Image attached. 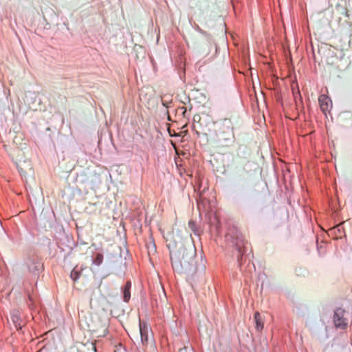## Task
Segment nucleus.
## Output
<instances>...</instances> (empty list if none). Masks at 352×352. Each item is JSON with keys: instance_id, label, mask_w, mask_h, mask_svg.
Wrapping results in <instances>:
<instances>
[{"instance_id": "1", "label": "nucleus", "mask_w": 352, "mask_h": 352, "mask_svg": "<svg viewBox=\"0 0 352 352\" xmlns=\"http://www.w3.org/2000/svg\"><path fill=\"white\" fill-rule=\"evenodd\" d=\"M196 250L192 245L179 244L176 250L170 252L172 266L178 273H193L195 270Z\"/></svg>"}, {"instance_id": "2", "label": "nucleus", "mask_w": 352, "mask_h": 352, "mask_svg": "<svg viewBox=\"0 0 352 352\" xmlns=\"http://www.w3.org/2000/svg\"><path fill=\"white\" fill-rule=\"evenodd\" d=\"M228 244L236 251V257L240 270L243 271L242 257L248 251V243L239 229L234 226L230 227L226 234Z\"/></svg>"}, {"instance_id": "3", "label": "nucleus", "mask_w": 352, "mask_h": 352, "mask_svg": "<svg viewBox=\"0 0 352 352\" xmlns=\"http://www.w3.org/2000/svg\"><path fill=\"white\" fill-rule=\"evenodd\" d=\"M24 266L28 276L34 280H37L44 270L43 263L37 255L28 256L24 261Z\"/></svg>"}, {"instance_id": "4", "label": "nucleus", "mask_w": 352, "mask_h": 352, "mask_svg": "<svg viewBox=\"0 0 352 352\" xmlns=\"http://www.w3.org/2000/svg\"><path fill=\"white\" fill-rule=\"evenodd\" d=\"M219 135L226 142L234 140V126L230 119L225 118L219 123Z\"/></svg>"}, {"instance_id": "5", "label": "nucleus", "mask_w": 352, "mask_h": 352, "mask_svg": "<svg viewBox=\"0 0 352 352\" xmlns=\"http://www.w3.org/2000/svg\"><path fill=\"white\" fill-rule=\"evenodd\" d=\"M139 329L141 343L143 346H147L149 343V339H152V336L149 335L151 329L146 322L140 320L139 322Z\"/></svg>"}, {"instance_id": "6", "label": "nucleus", "mask_w": 352, "mask_h": 352, "mask_svg": "<svg viewBox=\"0 0 352 352\" xmlns=\"http://www.w3.org/2000/svg\"><path fill=\"white\" fill-rule=\"evenodd\" d=\"M344 310L338 308L334 312L333 321L335 326L338 328L345 329L348 325L347 320L344 317Z\"/></svg>"}, {"instance_id": "7", "label": "nucleus", "mask_w": 352, "mask_h": 352, "mask_svg": "<svg viewBox=\"0 0 352 352\" xmlns=\"http://www.w3.org/2000/svg\"><path fill=\"white\" fill-rule=\"evenodd\" d=\"M10 318L16 330L21 331L25 322L21 318L20 311L16 309L12 310L10 313Z\"/></svg>"}, {"instance_id": "8", "label": "nucleus", "mask_w": 352, "mask_h": 352, "mask_svg": "<svg viewBox=\"0 0 352 352\" xmlns=\"http://www.w3.org/2000/svg\"><path fill=\"white\" fill-rule=\"evenodd\" d=\"M318 102L321 110L326 113L332 108V102L331 98L326 94H321L318 98Z\"/></svg>"}, {"instance_id": "9", "label": "nucleus", "mask_w": 352, "mask_h": 352, "mask_svg": "<svg viewBox=\"0 0 352 352\" xmlns=\"http://www.w3.org/2000/svg\"><path fill=\"white\" fill-rule=\"evenodd\" d=\"M131 283L130 280H128L123 289V300L124 302H127L130 300L131 298Z\"/></svg>"}, {"instance_id": "10", "label": "nucleus", "mask_w": 352, "mask_h": 352, "mask_svg": "<svg viewBox=\"0 0 352 352\" xmlns=\"http://www.w3.org/2000/svg\"><path fill=\"white\" fill-rule=\"evenodd\" d=\"M254 320L256 329L258 331H261L263 329V322L258 312H256L254 314Z\"/></svg>"}, {"instance_id": "11", "label": "nucleus", "mask_w": 352, "mask_h": 352, "mask_svg": "<svg viewBox=\"0 0 352 352\" xmlns=\"http://www.w3.org/2000/svg\"><path fill=\"white\" fill-rule=\"evenodd\" d=\"M103 254L102 253H96L95 258L93 259V264L96 265H100L103 261Z\"/></svg>"}, {"instance_id": "12", "label": "nucleus", "mask_w": 352, "mask_h": 352, "mask_svg": "<svg viewBox=\"0 0 352 352\" xmlns=\"http://www.w3.org/2000/svg\"><path fill=\"white\" fill-rule=\"evenodd\" d=\"M80 274V272L77 270L76 267H74L71 272L70 277L73 280L76 281L79 278Z\"/></svg>"}, {"instance_id": "13", "label": "nucleus", "mask_w": 352, "mask_h": 352, "mask_svg": "<svg viewBox=\"0 0 352 352\" xmlns=\"http://www.w3.org/2000/svg\"><path fill=\"white\" fill-rule=\"evenodd\" d=\"M188 227L189 228L195 233L196 235H199V231L197 229L196 223L193 221H190L188 222Z\"/></svg>"}, {"instance_id": "14", "label": "nucleus", "mask_w": 352, "mask_h": 352, "mask_svg": "<svg viewBox=\"0 0 352 352\" xmlns=\"http://www.w3.org/2000/svg\"><path fill=\"white\" fill-rule=\"evenodd\" d=\"M171 102H172L171 100H168L165 98H162V104L163 106H164L166 108L169 107V104L171 103Z\"/></svg>"}, {"instance_id": "15", "label": "nucleus", "mask_w": 352, "mask_h": 352, "mask_svg": "<svg viewBox=\"0 0 352 352\" xmlns=\"http://www.w3.org/2000/svg\"><path fill=\"white\" fill-rule=\"evenodd\" d=\"M334 230V232H336V231H338V232L341 234H342V228L341 226V224H339V225H337L336 227L333 228V229Z\"/></svg>"}, {"instance_id": "16", "label": "nucleus", "mask_w": 352, "mask_h": 352, "mask_svg": "<svg viewBox=\"0 0 352 352\" xmlns=\"http://www.w3.org/2000/svg\"><path fill=\"white\" fill-rule=\"evenodd\" d=\"M292 90H293V94L294 95H296V94H300V89H292Z\"/></svg>"}, {"instance_id": "17", "label": "nucleus", "mask_w": 352, "mask_h": 352, "mask_svg": "<svg viewBox=\"0 0 352 352\" xmlns=\"http://www.w3.org/2000/svg\"><path fill=\"white\" fill-rule=\"evenodd\" d=\"M166 114H167V116H168V120H170V116H169L168 112V111H166Z\"/></svg>"}, {"instance_id": "18", "label": "nucleus", "mask_w": 352, "mask_h": 352, "mask_svg": "<svg viewBox=\"0 0 352 352\" xmlns=\"http://www.w3.org/2000/svg\"><path fill=\"white\" fill-rule=\"evenodd\" d=\"M92 345H93V349H94L95 351H96V346L94 344H92Z\"/></svg>"}, {"instance_id": "19", "label": "nucleus", "mask_w": 352, "mask_h": 352, "mask_svg": "<svg viewBox=\"0 0 352 352\" xmlns=\"http://www.w3.org/2000/svg\"><path fill=\"white\" fill-rule=\"evenodd\" d=\"M345 16H349V14H348V12L346 11V13H345Z\"/></svg>"}, {"instance_id": "20", "label": "nucleus", "mask_w": 352, "mask_h": 352, "mask_svg": "<svg viewBox=\"0 0 352 352\" xmlns=\"http://www.w3.org/2000/svg\"><path fill=\"white\" fill-rule=\"evenodd\" d=\"M260 92L261 94L264 95L263 92V89H260Z\"/></svg>"}]
</instances>
